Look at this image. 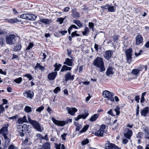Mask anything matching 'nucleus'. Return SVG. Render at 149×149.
<instances>
[{"instance_id": "43", "label": "nucleus", "mask_w": 149, "mask_h": 149, "mask_svg": "<svg viewBox=\"0 0 149 149\" xmlns=\"http://www.w3.org/2000/svg\"><path fill=\"white\" fill-rule=\"evenodd\" d=\"M14 81L17 83L19 84L22 81V79L21 77H20L14 79Z\"/></svg>"}, {"instance_id": "23", "label": "nucleus", "mask_w": 149, "mask_h": 149, "mask_svg": "<svg viewBox=\"0 0 149 149\" xmlns=\"http://www.w3.org/2000/svg\"><path fill=\"white\" fill-rule=\"evenodd\" d=\"M99 116V114L98 113L95 114L93 115L90 118V121L92 122L95 121L98 118Z\"/></svg>"}, {"instance_id": "59", "label": "nucleus", "mask_w": 149, "mask_h": 149, "mask_svg": "<svg viewBox=\"0 0 149 149\" xmlns=\"http://www.w3.org/2000/svg\"><path fill=\"white\" fill-rule=\"evenodd\" d=\"M8 149H17V148L14 145H11L9 147Z\"/></svg>"}, {"instance_id": "27", "label": "nucleus", "mask_w": 149, "mask_h": 149, "mask_svg": "<svg viewBox=\"0 0 149 149\" xmlns=\"http://www.w3.org/2000/svg\"><path fill=\"white\" fill-rule=\"evenodd\" d=\"M40 22L46 24H49L50 22V20L47 19L41 18L40 20Z\"/></svg>"}, {"instance_id": "19", "label": "nucleus", "mask_w": 149, "mask_h": 149, "mask_svg": "<svg viewBox=\"0 0 149 149\" xmlns=\"http://www.w3.org/2000/svg\"><path fill=\"white\" fill-rule=\"evenodd\" d=\"M72 15L74 18L78 19L80 17V14L77 11L76 9H72Z\"/></svg>"}, {"instance_id": "58", "label": "nucleus", "mask_w": 149, "mask_h": 149, "mask_svg": "<svg viewBox=\"0 0 149 149\" xmlns=\"http://www.w3.org/2000/svg\"><path fill=\"white\" fill-rule=\"evenodd\" d=\"M21 46L20 45H17L15 47V48H16V50L17 51H19L21 49Z\"/></svg>"}, {"instance_id": "40", "label": "nucleus", "mask_w": 149, "mask_h": 149, "mask_svg": "<svg viewBox=\"0 0 149 149\" xmlns=\"http://www.w3.org/2000/svg\"><path fill=\"white\" fill-rule=\"evenodd\" d=\"M140 71L138 69H134L132 70V73L134 75H137Z\"/></svg>"}, {"instance_id": "30", "label": "nucleus", "mask_w": 149, "mask_h": 149, "mask_svg": "<svg viewBox=\"0 0 149 149\" xmlns=\"http://www.w3.org/2000/svg\"><path fill=\"white\" fill-rule=\"evenodd\" d=\"M108 10L110 12H115L116 11V7L114 6H111L108 4Z\"/></svg>"}, {"instance_id": "56", "label": "nucleus", "mask_w": 149, "mask_h": 149, "mask_svg": "<svg viewBox=\"0 0 149 149\" xmlns=\"http://www.w3.org/2000/svg\"><path fill=\"white\" fill-rule=\"evenodd\" d=\"M59 32L61 33L62 35H64L67 33V31L66 30L61 31H59Z\"/></svg>"}, {"instance_id": "37", "label": "nucleus", "mask_w": 149, "mask_h": 149, "mask_svg": "<svg viewBox=\"0 0 149 149\" xmlns=\"http://www.w3.org/2000/svg\"><path fill=\"white\" fill-rule=\"evenodd\" d=\"M23 77H25L28 78L29 80L30 81L32 80L33 79V77L30 74H25L23 75Z\"/></svg>"}, {"instance_id": "48", "label": "nucleus", "mask_w": 149, "mask_h": 149, "mask_svg": "<svg viewBox=\"0 0 149 149\" xmlns=\"http://www.w3.org/2000/svg\"><path fill=\"white\" fill-rule=\"evenodd\" d=\"M33 46V43L30 42L29 43L28 47L26 48V50H29Z\"/></svg>"}, {"instance_id": "24", "label": "nucleus", "mask_w": 149, "mask_h": 149, "mask_svg": "<svg viewBox=\"0 0 149 149\" xmlns=\"http://www.w3.org/2000/svg\"><path fill=\"white\" fill-rule=\"evenodd\" d=\"M27 20L34 21L35 20L37 17L34 15L30 14H28Z\"/></svg>"}, {"instance_id": "51", "label": "nucleus", "mask_w": 149, "mask_h": 149, "mask_svg": "<svg viewBox=\"0 0 149 149\" xmlns=\"http://www.w3.org/2000/svg\"><path fill=\"white\" fill-rule=\"evenodd\" d=\"M119 108L118 107H117L116 109L114 110V111L116 112V114L118 115L120 114V111H119Z\"/></svg>"}, {"instance_id": "10", "label": "nucleus", "mask_w": 149, "mask_h": 149, "mask_svg": "<svg viewBox=\"0 0 149 149\" xmlns=\"http://www.w3.org/2000/svg\"><path fill=\"white\" fill-rule=\"evenodd\" d=\"M8 126L9 124L8 123L4 125L0 130V134L3 136L7 135L8 134Z\"/></svg>"}, {"instance_id": "61", "label": "nucleus", "mask_w": 149, "mask_h": 149, "mask_svg": "<svg viewBox=\"0 0 149 149\" xmlns=\"http://www.w3.org/2000/svg\"><path fill=\"white\" fill-rule=\"evenodd\" d=\"M70 8L68 7H66L64 8L63 9V11L64 12H68L69 11Z\"/></svg>"}, {"instance_id": "4", "label": "nucleus", "mask_w": 149, "mask_h": 149, "mask_svg": "<svg viewBox=\"0 0 149 149\" xmlns=\"http://www.w3.org/2000/svg\"><path fill=\"white\" fill-rule=\"evenodd\" d=\"M51 120L55 125L59 126H63L68 123V122L67 121H61L57 120L53 117L52 118Z\"/></svg>"}, {"instance_id": "22", "label": "nucleus", "mask_w": 149, "mask_h": 149, "mask_svg": "<svg viewBox=\"0 0 149 149\" xmlns=\"http://www.w3.org/2000/svg\"><path fill=\"white\" fill-rule=\"evenodd\" d=\"M26 117L24 116L23 117L19 118L17 120V123L19 124H22L26 122Z\"/></svg>"}, {"instance_id": "54", "label": "nucleus", "mask_w": 149, "mask_h": 149, "mask_svg": "<svg viewBox=\"0 0 149 149\" xmlns=\"http://www.w3.org/2000/svg\"><path fill=\"white\" fill-rule=\"evenodd\" d=\"M67 134L66 133H63V134L61 135V137L63 140H66L65 137Z\"/></svg>"}, {"instance_id": "9", "label": "nucleus", "mask_w": 149, "mask_h": 149, "mask_svg": "<svg viewBox=\"0 0 149 149\" xmlns=\"http://www.w3.org/2000/svg\"><path fill=\"white\" fill-rule=\"evenodd\" d=\"M24 95V97L28 98L31 99L33 96V92L30 90L26 91L23 93Z\"/></svg>"}, {"instance_id": "28", "label": "nucleus", "mask_w": 149, "mask_h": 149, "mask_svg": "<svg viewBox=\"0 0 149 149\" xmlns=\"http://www.w3.org/2000/svg\"><path fill=\"white\" fill-rule=\"evenodd\" d=\"M74 23L76 24L79 27H82L83 26V24L79 20H74L73 21Z\"/></svg>"}, {"instance_id": "36", "label": "nucleus", "mask_w": 149, "mask_h": 149, "mask_svg": "<svg viewBox=\"0 0 149 149\" xmlns=\"http://www.w3.org/2000/svg\"><path fill=\"white\" fill-rule=\"evenodd\" d=\"M62 66V65L60 64H58L57 63H56L54 65V67H55V69L54 71H58L59 70V69L61 68Z\"/></svg>"}, {"instance_id": "32", "label": "nucleus", "mask_w": 149, "mask_h": 149, "mask_svg": "<svg viewBox=\"0 0 149 149\" xmlns=\"http://www.w3.org/2000/svg\"><path fill=\"white\" fill-rule=\"evenodd\" d=\"M8 22L11 24H13L16 23L18 21V20L17 18H13L7 19Z\"/></svg>"}, {"instance_id": "5", "label": "nucleus", "mask_w": 149, "mask_h": 149, "mask_svg": "<svg viewBox=\"0 0 149 149\" xmlns=\"http://www.w3.org/2000/svg\"><path fill=\"white\" fill-rule=\"evenodd\" d=\"M132 49L130 48L127 49L125 51V53L126 56V58L127 62L130 63L132 61Z\"/></svg>"}, {"instance_id": "14", "label": "nucleus", "mask_w": 149, "mask_h": 149, "mask_svg": "<svg viewBox=\"0 0 149 149\" xmlns=\"http://www.w3.org/2000/svg\"><path fill=\"white\" fill-rule=\"evenodd\" d=\"M57 74V73L56 72H52L48 74L47 77L50 80H53L55 78Z\"/></svg>"}, {"instance_id": "64", "label": "nucleus", "mask_w": 149, "mask_h": 149, "mask_svg": "<svg viewBox=\"0 0 149 149\" xmlns=\"http://www.w3.org/2000/svg\"><path fill=\"white\" fill-rule=\"evenodd\" d=\"M94 48L95 49L96 51L97 52L98 51V45L95 43L94 45Z\"/></svg>"}, {"instance_id": "16", "label": "nucleus", "mask_w": 149, "mask_h": 149, "mask_svg": "<svg viewBox=\"0 0 149 149\" xmlns=\"http://www.w3.org/2000/svg\"><path fill=\"white\" fill-rule=\"evenodd\" d=\"M28 127L26 125H24L22 127V129L19 131L20 135L22 137L24 136L26 131H27Z\"/></svg>"}, {"instance_id": "3", "label": "nucleus", "mask_w": 149, "mask_h": 149, "mask_svg": "<svg viewBox=\"0 0 149 149\" xmlns=\"http://www.w3.org/2000/svg\"><path fill=\"white\" fill-rule=\"evenodd\" d=\"M15 36L13 34L7 36L6 37V41L7 44L12 45L14 44L15 41Z\"/></svg>"}, {"instance_id": "62", "label": "nucleus", "mask_w": 149, "mask_h": 149, "mask_svg": "<svg viewBox=\"0 0 149 149\" xmlns=\"http://www.w3.org/2000/svg\"><path fill=\"white\" fill-rule=\"evenodd\" d=\"M70 29H72L73 28H74L76 29H78V28L75 25L72 24V25L70 27Z\"/></svg>"}, {"instance_id": "26", "label": "nucleus", "mask_w": 149, "mask_h": 149, "mask_svg": "<svg viewBox=\"0 0 149 149\" xmlns=\"http://www.w3.org/2000/svg\"><path fill=\"white\" fill-rule=\"evenodd\" d=\"M72 69V68L70 67H69L67 66L66 65H63L61 70V72H64L68 70H70Z\"/></svg>"}, {"instance_id": "29", "label": "nucleus", "mask_w": 149, "mask_h": 149, "mask_svg": "<svg viewBox=\"0 0 149 149\" xmlns=\"http://www.w3.org/2000/svg\"><path fill=\"white\" fill-rule=\"evenodd\" d=\"M42 147L44 149H50V144L49 143L47 142L43 145Z\"/></svg>"}, {"instance_id": "60", "label": "nucleus", "mask_w": 149, "mask_h": 149, "mask_svg": "<svg viewBox=\"0 0 149 149\" xmlns=\"http://www.w3.org/2000/svg\"><path fill=\"white\" fill-rule=\"evenodd\" d=\"M128 141L127 139H123L122 143L124 144H126L128 143Z\"/></svg>"}, {"instance_id": "52", "label": "nucleus", "mask_w": 149, "mask_h": 149, "mask_svg": "<svg viewBox=\"0 0 149 149\" xmlns=\"http://www.w3.org/2000/svg\"><path fill=\"white\" fill-rule=\"evenodd\" d=\"M64 19L62 18H58L57 19V21L60 22V24H61L63 23Z\"/></svg>"}, {"instance_id": "1", "label": "nucleus", "mask_w": 149, "mask_h": 149, "mask_svg": "<svg viewBox=\"0 0 149 149\" xmlns=\"http://www.w3.org/2000/svg\"><path fill=\"white\" fill-rule=\"evenodd\" d=\"M93 64L97 68H99L100 71L102 72L105 70V67L103 60L102 58L97 57L93 61Z\"/></svg>"}, {"instance_id": "6", "label": "nucleus", "mask_w": 149, "mask_h": 149, "mask_svg": "<svg viewBox=\"0 0 149 149\" xmlns=\"http://www.w3.org/2000/svg\"><path fill=\"white\" fill-rule=\"evenodd\" d=\"M105 128V125H101L99 130L96 131L94 133V134L97 136H103Z\"/></svg>"}, {"instance_id": "2", "label": "nucleus", "mask_w": 149, "mask_h": 149, "mask_svg": "<svg viewBox=\"0 0 149 149\" xmlns=\"http://www.w3.org/2000/svg\"><path fill=\"white\" fill-rule=\"evenodd\" d=\"M102 95L105 98H107L108 100L111 101L113 102L114 101V98L113 96V94L107 90H105L103 92Z\"/></svg>"}, {"instance_id": "41", "label": "nucleus", "mask_w": 149, "mask_h": 149, "mask_svg": "<svg viewBox=\"0 0 149 149\" xmlns=\"http://www.w3.org/2000/svg\"><path fill=\"white\" fill-rule=\"evenodd\" d=\"M89 29L87 27H86L84 29V31L82 32V33L84 36L86 35L89 32Z\"/></svg>"}, {"instance_id": "53", "label": "nucleus", "mask_w": 149, "mask_h": 149, "mask_svg": "<svg viewBox=\"0 0 149 149\" xmlns=\"http://www.w3.org/2000/svg\"><path fill=\"white\" fill-rule=\"evenodd\" d=\"M4 107L2 106V105H0V115L1 113L4 111Z\"/></svg>"}, {"instance_id": "55", "label": "nucleus", "mask_w": 149, "mask_h": 149, "mask_svg": "<svg viewBox=\"0 0 149 149\" xmlns=\"http://www.w3.org/2000/svg\"><path fill=\"white\" fill-rule=\"evenodd\" d=\"M18 115H16L13 117H9L8 118L9 119H16V118H18Z\"/></svg>"}, {"instance_id": "35", "label": "nucleus", "mask_w": 149, "mask_h": 149, "mask_svg": "<svg viewBox=\"0 0 149 149\" xmlns=\"http://www.w3.org/2000/svg\"><path fill=\"white\" fill-rule=\"evenodd\" d=\"M24 110L27 113H30L32 111L31 107L28 106H25Z\"/></svg>"}, {"instance_id": "47", "label": "nucleus", "mask_w": 149, "mask_h": 149, "mask_svg": "<svg viewBox=\"0 0 149 149\" xmlns=\"http://www.w3.org/2000/svg\"><path fill=\"white\" fill-rule=\"evenodd\" d=\"M94 26V24L92 22H89L88 23V26L90 29H92L93 31H94L93 27Z\"/></svg>"}, {"instance_id": "31", "label": "nucleus", "mask_w": 149, "mask_h": 149, "mask_svg": "<svg viewBox=\"0 0 149 149\" xmlns=\"http://www.w3.org/2000/svg\"><path fill=\"white\" fill-rule=\"evenodd\" d=\"M138 50H139L138 49L136 48L134 54L136 57H137L140 55L143 52L142 50H140L139 52L137 51Z\"/></svg>"}, {"instance_id": "44", "label": "nucleus", "mask_w": 149, "mask_h": 149, "mask_svg": "<svg viewBox=\"0 0 149 149\" xmlns=\"http://www.w3.org/2000/svg\"><path fill=\"white\" fill-rule=\"evenodd\" d=\"M3 136H4V139L5 140L6 143H7V145H8V144L10 141L9 138L6 135H3Z\"/></svg>"}, {"instance_id": "12", "label": "nucleus", "mask_w": 149, "mask_h": 149, "mask_svg": "<svg viewBox=\"0 0 149 149\" xmlns=\"http://www.w3.org/2000/svg\"><path fill=\"white\" fill-rule=\"evenodd\" d=\"M89 113L87 110H85V113L81 115H79L77 117L75 118V120L77 121L80 118L85 119L88 115Z\"/></svg>"}, {"instance_id": "18", "label": "nucleus", "mask_w": 149, "mask_h": 149, "mask_svg": "<svg viewBox=\"0 0 149 149\" xmlns=\"http://www.w3.org/2000/svg\"><path fill=\"white\" fill-rule=\"evenodd\" d=\"M74 75H71L70 72H68L65 75V81H67L68 80H73L74 79Z\"/></svg>"}, {"instance_id": "15", "label": "nucleus", "mask_w": 149, "mask_h": 149, "mask_svg": "<svg viewBox=\"0 0 149 149\" xmlns=\"http://www.w3.org/2000/svg\"><path fill=\"white\" fill-rule=\"evenodd\" d=\"M143 39L141 35H137L136 37V42L137 45H139L143 42Z\"/></svg>"}, {"instance_id": "46", "label": "nucleus", "mask_w": 149, "mask_h": 149, "mask_svg": "<svg viewBox=\"0 0 149 149\" xmlns=\"http://www.w3.org/2000/svg\"><path fill=\"white\" fill-rule=\"evenodd\" d=\"M44 108L43 106H41L37 109L36 110V111L37 112H40L42 111L44 109Z\"/></svg>"}, {"instance_id": "25", "label": "nucleus", "mask_w": 149, "mask_h": 149, "mask_svg": "<svg viewBox=\"0 0 149 149\" xmlns=\"http://www.w3.org/2000/svg\"><path fill=\"white\" fill-rule=\"evenodd\" d=\"M106 74L107 76H109L111 74H113L114 72L113 71V69L112 67H109L107 70Z\"/></svg>"}, {"instance_id": "20", "label": "nucleus", "mask_w": 149, "mask_h": 149, "mask_svg": "<svg viewBox=\"0 0 149 149\" xmlns=\"http://www.w3.org/2000/svg\"><path fill=\"white\" fill-rule=\"evenodd\" d=\"M73 62V61L72 60L69 58H67L65 59V61L63 63L69 66H72Z\"/></svg>"}, {"instance_id": "8", "label": "nucleus", "mask_w": 149, "mask_h": 149, "mask_svg": "<svg viewBox=\"0 0 149 149\" xmlns=\"http://www.w3.org/2000/svg\"><path fill=\"white\" fill-rule=\"evenodd\" d=\"M31 123L33 126L34 129L39 132H42V130L41 129L39 123L36 120L31 121Z\"/></svg>"}, {"instance_id": "50", "label": "nucleus", "mask_w": 149, "mask_h": 149, "mask_svg": "<svg viewBox=\"0 0 149 149\" xmlns=\"http://www.w3.org/2000/svg\"><path fill=\"white\" fill-rule=\"evenodd\" d=\"M60 88L59 87H57L54 90V92L56 94L58 91H60Z\"/></svg>"}, {"instance_id": "13", "label": "nucleus", "mask_w": 149, "mask_h": 149, "mask_svg": "<svg viewBox=\"0 0 149 149\" xmlns=\"http://www.w3.org/2000/svg\"><path fill=\"white\" fill-rule=\"evenodd\" d=\"M66 110L69 114L72 116L74 115L75 112L77 111V109L75 108L67 107Z\"/></svg>"}, {"instance_id": "7", "label": "nucleus", "mask_w": 149, "mask_h": 149, "mask_svg": "<svg viewBox=\"0 0 149 149\" xmlns=\"http://www.w3.org/2000/svg\"><path fill=\"white\" fill-rule=\"evenodd\" d=\"M105 149H121L115 144L110 143L109 141H107L105 143Z\"/></svg>"}, {"instance_id": "21", "label": "nucleus", "mask_w": 149, "mask_h": 149, "mask_svg": "<svg viewBox=\"0 0 149 149\" xmlns=\"http://www.w3.org/2000/svg\"><path fill=\"white\" fill-rule=\"evenodd\" d=\"M149 111V108L148 107H146L144 108L143 110H142L141 112V115L143 116H146L147 113H148Z\"/></svg>"}, {"instance_id": "38", "label": "nucleus", "mask_w": 149, "mask_h": 149, "mask_svg": "<svg viewBox=\"0 0 149 149\" xmlns=\"http://www.w3.org/2000/svg\"><path fill=\"white\" fill-rule=\"evenodd\" d=\"M36 68H38L40 69L42 71H43L45 68L44 67L41 66L39 63H37L36 66Z\"/></svg>"}, {"instance_id": "39", "label": "nucleus", "mask_w": 149, "mask_h": 149, "mask_svg": "<svg viewBox=\"0 0 149 149\" xmlns=\"http://www.w3.org/2000/svg\"><path fill=\"white\" fill-rule=\"evenodd\" d=\"M89 141L88 139H86L83 140L81 142V144L82 145H85L89 143Z\"/></svg>"}, {"instance_id": "63", "label": "nucleus", "mask_w": 149, "mask_h": 149, "mask_svg": "<svg viewBox=\"0 0 149 149\" xmlns=\"http://www.w3.org/2000/svg\"><path fill=\"white\" fill-rule=\"evenodd\" d=\"M42 139H44L47 141H48L49 140V139L47 137V134H46L44 137L42 136Z\"/></svg>"}, {"instance_id": "49", "label": "nucleus", "mask_w": 149, "mask_h": 149, "mask_svg": "<svg viewBox=\"0 0 149 149\" xmlns=\"http://www.w3.org/2000/svg\"><path fill=\"white\" fill-rule=\"evenodd\" d=\"M143 136V133L142 132H139L138 134L136 135V137L138 138H141Z\"/></svg>"}, {"instance_id": "34", "label": "nucleus", "mask_w": 149, "mask_h": 149, "mask_svg": "<svg viewBox=\"0 0 149 149\" xmlns=\"http://www.w3.org/2000/svg\"><path fill=\"white\" fill-rule=\"evenodd\" d=\"M89 126V125H86L84 126L82 130L79 132V133H81L86 131L88 129Z\"/></svg>"}, {"instance_id": "45", "label": "nucleus", "mask_w": 149, "mask_h": 149, "mask_svg": "<svg viewBox=\"0 0 149 149\" xmlns=\"http://www.w3.org/2000/svg\"><path fill=\"white\" fill-rule=\"evenodd\" d=\"M77 31H75L74 32H72L71 34V36L72 37H73L74 36H79V35L77 34Z\"/></svg>"}, {"instance_id": "57", "label": "nucleus", "mask_w": 149, "mask_h": 149, "mask_svg": "<svg viewBox=\"0 0 149 149\" xmlns=\"http://www.w3.org/2000/svg\"><path fill=\"white\" fill-rule=\"evenodd\" d=\"M2 101L3 102V103L1 104H0V105H2V106L4 104H6L7 103H8V101L7 100L5 99H3L2 100Z\"/></svg>"}, {"instance_id": "42", "label": "nucleus", "mask_w": 149, "mask_h": 149, "mask_svg": "<svg viewBox=\"0 0 149 149\" xmlns=\"http://www.w3.org/2000/svg\"><path fill=\"white\" fill-rule=\"evenodd\" d=\"M28 13H25L22 14L20 16V17L23 19H26L27 20L28 16Z\"/></svg>"}, {"instance_id": "33", "label": "nucleus", "mask_w": 149, "mask_h": 149, "mask_svg": "<svg viewBox=\"0 0 149 149\" xmlns=\"http://www.w3.org/2000/svg\"><path fill=\"white\" fill-rule=\"evenodd\" d=\"M74 125H75L76 127V130L77 131H79L80 129L82 127V126L81 125L79 124V123L77 122H74Z\"/></svg>"}, {"instance_id": "17", "label": "nucleus", "mask_w": 149, "mask_h": 149, "mask_svg": "<svg viewBox=\"0 0 149 149\" xmlns=\"http://www.w3.org/2000/svg\"><path fill=\"white\" fill-rule=\"evenodd\" d=\"M112 54L113 52L112 51H107L105 53L104 57L107 60H109L111 57Z\"/></svg>"}, {"instance_id": "11", "label": "nucleus", "mask_w": 149, "mask_h": 149, "mask_svg": "<svg viewBox=\"0 0 149 149\" xmlns=\"http://www.w3.org/2000/svg\"><path fill=\"white\" fill-rule=\"evenodd\" d=\"M124 135L125 138L128 139H130L132 135V131L129 130L128 128H126L125 130Z\"/></svg>"}]
</instances>
